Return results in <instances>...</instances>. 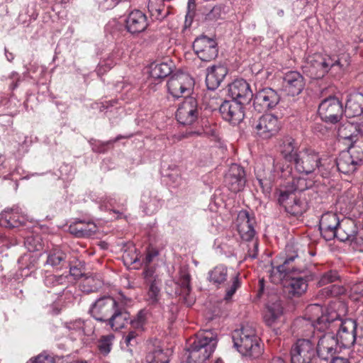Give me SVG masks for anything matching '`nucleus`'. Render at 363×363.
I'll return each instance as SVG.
<instances>
[{
    "mask_svg": "<svg viewBox=\"0 0 363 363\" xmlns=\"http://www.w3.org/2000/svg\"><path fill=\"white\" fill-rule=\"evenodd\" d=\"M341 224L340 218L336 213L328 212L323 214L319 223V229L322 236L326 240L335 238L337 229Z\"/></svg>",
    "mask_w": 363,
    "mask_h": 363,
    "instance_id": "5701e85b",
    "label": "nucleus"
},
{
    "mask_svg": "<svg viewBox=\"0 0 363 363\" xmlns=\"http://www.w3.org/2000/svg\"><path fill=\"white\" fill-rule=\"evenodd\" d=\"M220 113L222 118L229 123L235 125L241 122L245 116L244 106L233 101H225L220 106Z\"/></svg>",
    "mask_w": 363,
    "mask_h": 363,
    "instance_id": "aec40b11",
    "label": "nucleus"
},
{
    "mask_svg": "<svg viewBox=\"0 0 363 363\" xmlns=\"http://www.w3.org/2000/svg\"><path fill=\"white\" fill-rule=\"evenodd\" d=\"M255 133L262 139H269L274 136L280 130L278 118L272 114H264L253 124Z\"/></svg>",
    "mask_w": 363,
    "mask_h": 363,
    "instance_id": "f8f14e48",
    "label": "nucleus"
},
{
    "mask_svg": "<svg viewBox=\"0 0 363 363\" xmlns=\"http://www.w3.org/2000/svg\"><path fill=\"white\" fill-rule=\"evenodd\" d=\"M193 49L203 62H210L218 56L217 43L206 36L197 38L193 43Z\"/></svg>",
    "mask_w": 363,
    "mask_h": 363,
    "instance_id": "dca6fc26",
    "label": "nucleus"
},
{
    "mask_svg": "<svg viewBox=\"0 0 363 363\" xmlns=\"http://www.w3.org/2000/svg\"><path fill=\"white\" fill-rule=\"evenodd\" d=\"M53 358L47 354H40L33 359H30L27 363H53Z\"/></svg>",
    "mask_w": 363,
    "mask_h": 363,
    "instance_id": "6e6d98bb",
    "label": "nucleus"
},
{
    "mask_svg": "<svg viewBox=\"0 0 363 363\" xmlns=\"http://www.w3.org/2000/svg\"><path fill=\"white\" fill-rule=\"evenodd\" d=\"M342 308L344 309V305L341 302H335L330 305L326 313H323L322 306L319 303L308 305L305 311L304 317L296 320L295 325L301 327H308L309 330L314 332L327 330L331 320L329 318L333 313H337L336 309ZM344 311V310H342Z\"/></svg>",
    "mask_w": 363,
    "mask_h": 363,
    "instance_id": "7ed1b4c3",
    "label": "nucleus"
},
{
    "mask_svg": "<svg viewBox=\"0 0 363 363\" xmlns=\"http://www.w3.org/2000/svg\"><path fill=\"white\" fill-rule=\"evenodd\" d=\"M278 201L291 215H301L306 209L305 201L301 200L291 191L280 190Z\"/></svg>",
    "mask_w": 363,
    "mask_h": 363,
    "instance_id": "6ab92c4d",
    "label": "nucleus"
},
{
    "mask_svg": "<svg viewBox=\"0 0 363 363\" xmlns=\"http://www.w3.org/2000/svg\"><path fill=\"white\" fill-rule=\"evenodd\" d=\"M283 260L275 269L272 270L270 278L273 283L282 282L284 286L293 296H300L306 291L308 276L301 267L302 259L297 251H289V254L280 257Z\"/></svg>",
    "mask_w": 363,
    "mask_h": 363,
    "instance_id": "f257e3e1",
    "label": "nucleus"
},
{
    "mask_svg": "<svg viewBox=\"0 0 363 363\" xmlns=\"http://www.w3.org/2000/svg\"><path fill=\"white\" fill-rule=\"evenodd\" d=\"M228 73L227 68L223 65H214L207 69L206 83L208 89H217Z\"/></svg>",
    "mask_w": 363,
    "mask_h": 363,
    "instance_id": "c756f323",
    "label": "nucleus"
},
{
    "mask_svg": "<svg viewBox=\"0 0 363 363\" xmlns=\"http://www.w3.org/2000/svg\"><path fill=\"white\" fill-rule=\"evenodd\" d=\"M357 125H358L359 135L363 136V113L354 118Z\"/></svg>",
    "mask_w": 363,
    "mask_h": 363,
    "instance_id": "052dcab7",
    "label": "nucleus"
},
{
    "mask_svg": "<svg viewBox=\"0 0 363 363\" xmlns=\"http://www.w3.org/2000/svg\"><path fill=\"white\" fill-rule=\"evenodd\" d=\"M305 86L303 77L298 72L291 71L283 77L282 89L289 96H297L301 93Z\"/></svg>",
    "mask_w": 363,
    "mask_h": 363,
    "instance_id": "412c9836",
    "label": "nucleus"
},
{
    "mask_svg": "<svg viewBox=\"0 0 363 363\" xmlns=\"http://www.w3.org/2000/svg\"><path fill=\"white\" fill-rule=\"evenodd\" d=\"M217 335L212 330L196 334L187 350L188 363H206L217 345Z\"/></svg>",
    "mask_w": 363,
    "mask_h": 363,
    "instance_id": "39448f33",
    "label": "nucleus"
},
{
    "mask_svg": "<svg viewBox=\"0 0 363 363\" xmlns=\"http://www.w3.org/2000/svg\"><path fill=\"white\" fill-rule=\"evenodd\" d=\"M228 92L231 101L242 106L249 104L253 97L249 84L244 79H237L229 84Z\"/></svg>",
    "mask_w": 363,
    "mask_h": 363,
    "instance_id": "a211bd4d",
    "label": "nucleus"
},
{
    "mask_svg": "<svg viewBox=\"0 0 363 363\" xmlns=\"http://www.w3.org/2000/svg\"><path fill=\"white\" fill-rule=\"evenodd\" d=\"M291 363H312L316 357L315 343L310 339H298L290 350Z\"/></svg>",
    "mask_w": 363,
    "mask_h": 363,
    "instance_id": "1a4fd4ad",
    "label": "nucleus"
},
{
    "mask_svg": "<svg viewBox=\"0 0 363 363\" xmlns=\"http://www.w3.org/2000/svg\"><path fill=\"white\" fill-rule=\"evenodd\" d=\"M291 163L294 164L297 172L309 174L315 170L321 172V159L318 152L311 149H303L298 152Z\"/></svg>",
    "mask_w": 363,
    "mask_h": 363,
    "instance_id": "0eeeda50",
    "label": "nucleus"
},
{
    "mask_svg": "<svg viewBox=\"0 0 363 363\" xmlns=\"http://www.w3.org/2000/svg\"><path fill=\"white\" fill-rule=\"evenodd\" d=\"M97 231V226L92 222L82 220L72 223L69 226V232L77 238H88Z\"/></svg>",
    "mask_w": 363,
    "mask_h": 363,
    "instance_id": "473e14b6",
    "label": "nucleus"
},
{
    "mask_svg": "<svg viewBox=\"0 0 363 363\" xmlns=\"http://www.w3.org/2000/svg\"><path fill=\"white\" fill-rule=\"evenodd\" d=\"M240 286V281L238 277V274L235 275L232 278V284L230 286L229 288L226 290V294L225 296V300H229L231 298V297L233 296V294L235 293L237 289Z\"/></svg>",
    "mask_w": 363,
    "mask_h": 363,
    "instance_id": "3c124183",
    "label": "nucleus"
},
{
    "mask_svg": "<svg viewBox=\"0 0 363 363\" xmlns=\"http://www.w3.org/2000/svg\"><path fill=\"white\" fill-rule=\"evenodd\" d=\"M352 290L355 294L363 296V281L354 285Z\"/></svg>",
    "mask_w": 363,
    "mask_h": 363,
    "instance_id": "e2e57ef3",
    "label": "nucleus"
},
{
    "mask_svg": "<svg viewBox=\"0 0 363 363\" xmlns=\"http://www.w3.org/2000/svg\"><path fill=\"white\" fill-rule=\"evenodd\" d=\"M225 183L233 192H239L242 190L246 183L243 168L236 164H232L225 174Z\"/></svg>",
    "mask_w": 363,
    "mask_h": 363,
    "instance_id": "4be33fe9",
    "label": "nucleus"
},
{
    "mask_svg": "<svg viewBox=\"0 0 363 363\" xmlns=\"http://www.w3.org/2000/svg\"><path fill=\"white\" fill-rule=\"evenodd\" d=\"M350 63V54L345 50L332 55L316 53L306 58L303 69L311 78L320 79L329 71L333 74L342 72Z\"/></svg>",
    "mask_w": 363,
    "mask_h": 363,
    "instance_id": "f03ea898",
    "label": "nucleus"
},
{
    "mask_svg": "<svg viewBox=\"0 0 363 363\" xmlns=\"http://www.w3.org/2000/svg\"><path fill=\"white\" fill-rule=\"evenodd\" d=\"M345 225V222L343 221L342 224L337 229V233L335 238H337L339 240L342 242H345L347 240H353L354 235H352V231L350 233H347L345 230L343 228Z\"/></svg>",
    "mask_w": 363,
    "mask_h": 363,
    "instance_id": "603ef678",
    "label": "nucleus"
},
{
    "mask_svg": "<svg viewBox=\"0 0 363 363\" xmlns=\"http://www.w3.org/2000/svg\"><path fill=\"white\" fill-rule=\"evenodd\" d=\"M114 335L112 334L103 335L99 340L97 347L101 354L107 355L111 350Z\"/></svg>",
    "mask_w": 363,
    "mask_h": 363,
    "instance_id": "79ce46f5",
    "label": "nucleus"
},
{
    "mask_svg": "<svg viewBox=\"0 0 363 363\" xmlns=\"http://www.w3.org/2000/svg\"><path fill=\"white\" fill-rule=\"evenodd\" d=\"M145 279L148 285L147 301L149 304H157L160 298V286L162 280L158 275H155L151 271L145 272Z\"/></svg>",
    "mask_w": 363,
    "mask_h": 363,
    "instance_id": "a878e982",
    "label": "nucleus"
},
{
    "mask_svg": "<svg viewBox=\"0 0 363 363\" xmlns=\"http://www.w3.org/2000/svg\"><path fill=\"white\" fill-rule=\"evenodd\" d=\"M118 302L111 296L97 299L90 308L91 316L99 322L107 323Z\"/></svg>",
    "mask_w": 363,
    "mask_h": 363,
    "instance_id": "2eb2a0df",
    "label": "nucleus"
},
{
    "mask_svg": "<svg viewBox=\"0 0 363 363\" xmlns=\"http://www.w3.org/2000/svg\"><path fill=\"white\" fill-rule=\"evenodd\" d=\"M148 351L145 357L147 363H169V350H164L157 340L148 345Z\"/></svg>",
    "mask_w": 363,
    "mask_h": 363,
    "instance_id": "cd10ccee",
    "label": "nucleus"
},
{
    "mask_svg": "<svg viewBox=\"0 0 363 363\" xmlns=\"http://www.w3.org/2000/svg\"><path fill=\"white\" fill-rule=\"evenodd\" d=\"M331 359H332L331 363H349V361L347 359L342 358V357H333Z\"/></svg>",
    "mask_w": 363,
    "mask_h": 363,
    "instance_id": "0e129e2a",
    "label": "nucleus"
},
{
    "mask_svg": "<svg viewBox=\"0 0 363 363\" xmlns=\"http://www.w3.org/2000/svg\"><path fill=\"white\" fill-rule=\"evenodd\" d=\"M67 255L65 251H50L48 255L47 264L53 267L63 265L66 262Z\"/></svg>",
    "mask_w": 363,
    "mask_h": 363,
    "instance_id": "a19ab883",
    "label": "nucleus"
},
{
    "mask_svg": "<svg viewBox=\"0 0 363 363\" xmlns=\"http://www.w3.org/2000/svg\"><path fill=\"white\" fill-rule=\"evenodd\" d=\"M343 291L344 289L342 287L333 284L321 289L319 292V296L322 297H328L330 296H336L343 293Z\"/></svg>",
    "mask_w": 363,
    "mask_h": 363,
    "instance_id": "de8ad7c7",
    "label": "nucleus"
},
{
    "mask_svg": "<svg viewBox=\"0 0 363 363\" xmlns=\"http://www.w3.org/2000/svg\"><path fill=\"white\" fill-rule=\"evenodd\" d=\"M269 363H286L284 360L281 357H274Z\"/></svg>",
    "mask_w": 363,
    "mask_h": 363,
    "instance_id": "774afa93",
    "label": "nucleus"
},
{
    "mask_svg": "<svg viewBox=\"0 0 363 363\" xmlns=\"http://www.w3.org/2000/svg\"><path fill=\"white\" fill-rule=\"evenodd\" d=\"M325 333L319 338L315 346L316 356L325 361L334 357L337 351L338 340L331 330H325Z\"/></svg>",
    "mask_w": 363,
    "mask_h": 363,
    "instance_id": "f3484780",
    "label": "nucleus"
},
{
    "mask_svg": "<svg viewBox=\"0 0 363 363\" xmlns=\"http://www.w3.org/2000/svg\"><path fill=\"white\" fill-rule=\"evenodd\" d=\"M279 100V95L275 90L271 88H264L256 94L254 105L260 106L263 110L271 109L278 104Z\"/></svg>",
    "mask_w": 363,
    "mask_h": 363,
    "instance_id": "b1692460",
    "label": "nucleus"
},
{
    "mask_svg": "<svg viewBox=\"0 0 363 363\" xmlns=\"http://www.w3.org/2000/svg\"><path fill=\"white\" fill-rule=\"evenodd\" d=\"M130 318L129 312L122 303H118L115 307L111 315L106 323L113 330H118L123 328Z\"/></svg>",
    "mask_w": 363,
    "mask_h": 363,
    "instance_id": "393cba45",
    "label": "nucleus"
},
{
    "mask_svg": "<svg viewBox=\"0 0 363 363\" xmlns=\"http://www.w3.org/2000/svg\"><path fill=\"white\" fill-rule=\"evenodd\" d=\"M125 23L128 31L132 34L141 33L147 26V19L145 14L139 10L130 12Z\"/></svg>",
    "mask_w": 363,
    "mask_h": 363,
    "instance_id": "bb28decb",
    "label": "nucleus"
},
{
    "mask_svg": "<svg viewBox=\"0 0 363 363\" xmlns=\"http://www.w3.org/2000/svg\"><path fill=\"white\" fill-rule=\"evenodd\" d=\"M228 279V269L223 264H218L208 272V281L218 286Z\"/></svg>",
    "mask_w": 363,
    "mask_h": 363,
    "instance_id": "f704fd0d",
    "label": "nucleus"
},
{
    "mask_svg": "<svg viewBox=\"0 0 363 363\" xmlns=\"http://www.w3.org/2000/svg\"><path fill=\"white\" fill-rule=\"evenodd\" d=\"M224 14L223 7L221 5H216L211 9L203 8L201 10L202 18L207 22L216 21L223 18Z\"/></svg>",
    "mask_w": 363,
    "mask_h": 363,
    "instance_id": "58836bf2",
    "label": "nucleus"
},
{
    "mask_svg": "<svg viewBox=\"0 0 363 363\" xmlns=\"http://www.w3.org/2000/svg\"><path fill=\"white\" fill-rule=\"evenodd\" d=\"M363 152L354 147L342 151L336 161L337 169L345 174L353 173L362 164Z\"/></svg>",
    "mask_w": 363,
    "mask_h": 363,
    "instance_id": "9b49d317",
    "label": "nucleus"
},
{
    "mask_svg": "<svg viewBox=\"0 0 363 363\" xmlns=\"http://www.w3.org/2000/svg\"><path fill=\"white\" fill-rule=\"evenodd\" d=\"M123 260L125 265L130 267L139 261V255L137 251H124Z\"/></svg>",
    "mask_w": 363,
    "mask_h": 363,
    "instance_id": "09e8293b",
    "label": "nucleus"
},
{
    "mask_svg": "<svg viewBox=\"0 0 363 363\" xmlns=\"http://www.w3.org/2000/svg\"><path fill=\"white\" fill-rule=\"evenodd\" d=\"M279 150L284 159L292 162L298 155V145L295 140L291 136L286 135L280 139L279 142Z\"/></svg>",
    "mask_w": 363,
    "mask_h": 363,
    "instance_id": "7c9ffc66",
    "label": "nucleus"
},
{
    "mask_svg": "<svg viewBox=\"0 0 363 363\" xmlns=\"http://www.w3.org/2000/svg\"><path fill=\"white\" fill-rule=\"evenodd\" d=\"M0 243H4L6 247L9 248L15 246L18 243V240L16 238H4L0 235Z\"/></svg>",
    "mask_w": 363,
    "mask_h": 363,
    "instance_id": "bf43d9fd",
    "label": "nucleus"
},
{
    "mask_svg": "<svg viewBox=\"0 0 363 363\" xmlns=\"http://www.w3.org/2000/svg\"><path fill=\"white\" fill-rule=\"evenodd\" d=\"M172 72V65L167 62L152 63L150 66V76L154 79L167 77Z\"/></svg>",
    "mask_w": 363,
    "mask_h": 363,
    "instance_id": "4c0bfd02",
    "label": "nucleus"
},
{
    "mask_svg": "<svg viewBox=\"0 0 363 363\" xmlns=\"http://www.w3.org/2000/svg\"><path fill=\"white\" fill-rule=\"evenodd\" d=\"M69 273L70 275L72 276L75 279H78L86 274L83 272V270L81 267L77 266H69Z\"/></svg>",
    "mask_w": 363,
    "mask_h": 363,
    "instance_id": "4d7b16f0",
    "label": "nucleus"
},
{
    "mask_svg": "<svg viewBox=\"0 0 363 363\" xmlns=\"http://www.w3.org/2000/svg\"><path fill=\"white\" fill-rule=\"evenodd\" d=\"M138 335V333L135 330L129 331L128 335L123 337L124 342L127 346L132 345L133 342H135V338Z\"/></svg>",
    "mask_w": 363,
    "mask_h": 363,
    "instance_id": "13d9d810",
    "label": "nucleus"
},
{
    "mask_svg": "<svg viewBox=\"0 0 363 363\" xmlns=\"http://www.w3.org/2000/svg\"><path fill=\"white\" fill-rule=\"evenodd\" d=\"M190 281L191 276L188 269L185 267L181 268L179 270V278L176 284L180 286L181 292L179 294L185 300L191 291Z\"/></svg>",
    "mask_w": 363,
    "mask_h": 363,
    "instance_id": "e433bc0d",
    "label": "nucleus"
},
{
    "mask_svg": "<svg viewBox=\"0 0 363 363\" xmlns=\"http://www.w3.org/2000/svg\"><path fill=\"white\" fill-rule=\"evenodd\" d=\"M147 314L145 311L140 310L134 319H130L131 327L135 330H143L147 322Z\"/></svg>",
    "mask_w": 363,
    "mask_h": 363,
    "instance_id": "c03bdc74",
    "label": "nucleus"
},
{
    "mask_svg": "<svg viewBox=\"0 0 363 363\" xmlns=\"http://www.w3.org/2000/svg\"><path fill=\"white\" fill-rule=\"evenodd\" d=\"M24 218L19 214L18 208L6 209L0 214V225L5 228H16L22 225Z\"/></svg>",
    "mask_w": 363,
    "mask_h": 363,
    "instance_id": "2f4dec72",
    "label": "nucleus"
},
{
    "mask_svg": "<svg viewBox=\"0 0 363 363\" xmlns=\"http://www.w3.org/2000/svg\"><path fill=\"white\" fill-rule=\"evenodd\" d=\"M158 255V251H149L146 255L145 258V264H149L152 261L153 257Z\"/></svg>",
    "mask_w": 363,
    "mask_h": 363,
    "instance_id": "680f3d73",
    "label": "nucleus"
},
{
    "mask_svg": "<svg viewBox=\"0 0 363 363\" xmlns=\"http://www.w3.org/2000/svg\"><path fill=\"white\" fill-rule=\"evenodd\" d=\"M255 217L247 211H240L237 216L235 225L237 230L243 242H252V250H257L258 244L254 240L255 235Z\"/></svg>",
    "mask_w": 363,
    "mask_h": 363,
    "instance_id": "9d476101",
    "label": "nucleus"
},
{
    "mask_svg": "<svg viewBox=\"0 0 363 363\" xmlns=\"http://www.w3.org/2000/svg\"><path fill=\"white\" fill-rule=\"evenodd\" d=\"M298 184H296V187L294 188V190L295 191H303L304 190L305 187L302 185V183H304L305 181L301 179H299L298 181H297Z\"/></svg>",
    "mask_w": 363,
    "mask_h": 363,
    "instance_id": "69168bd1",
    "label": "nucleus"
},
{
    "mask_svg": "<svg viewBox=\"0 0 363 363\" xmlns=\"http://www.w3.org/2000/svg\"><path fill=\"white\" fill-rule=\"evenodd\" d=\"M340 313H333L329 318L332 321L327 330H331L343 347H349L357 342V323L352 319L342 320Z\"/></svg>",
    "mask_w": 363,
    "mask_h": 363,
    "instance_id": "423d86ee",
    "label": "nucleus"
},
{
    "mask_svg": "<svg viewBox=\"0 0 363 363\" xmlns=\"http://www.w3.org/2000/svg\"><path fill=\"white\" fill-rule=\"evenodd\" d=\"M24 245L28 250H41L43 248L42 240L39 235L28 236L24 240Z\"/></svg>",
    "mask_w": 363,
    "mask_h": 363,
    "instance_id": "a18cd8bd",
    "label": "nucleus"
},
{
    "mask_svg": "<svg viewBox=\"0 0 363 363\" xmlns=\"http://www.w3.org/2000/svg\"><path fill=\"white\" fill-rule=\"evenodd\" d=\"M194 86V79L182 72H177L171 75L167 83L169 94L177 99L190 95Z\"/></svg>",
    "mask_w": 363,
    "mask_h": 363,
    "instance_id": "6e6552de",
    "label": "nucleus"
},
{
    "mask_svg": "<svg viewBox=\"0 0 363 363\" xmlns=\"http://www.w3.org/2000/svg\"><path fill=\"white\" fill-rule=\"evenodd\" d=\"M85 279L83 281L84 286H88L90 289H87V292H91L96 290L99 287L101 286V282L99 279H95L92 276H84Z\"/></svg>",
    "mask_w": 363,
    "mask_h": 363,
    "instance_id": "8fccbe9b",
    "label": "nucleus"
},
{
    "mask_svg": "<svg viewBox=\"0 0 363 363\" xmlns=\"http://www.w3.org/2000/svg\"><path fill=\"white\" fill-rule=\"evenodd\" d=\"M358 127L354 119L347 121L338 128V135L345 140H354L359 135Z\"/></svg>",
    "mask_w": 363,
    "mask_h": 363,
    "instance_id": "c9c22d12",
    "label": "nucleus"
},
{
    "mask_svg": "<svg viewBox=\"0 0 363 363\" xmlns=\"http://www.w3.org/2000/svg\"><path fill=\"white\" fill-rule=\"evenodd\" d=\"M84 323L80 320H76L72 323H69L67 325V328L70 330L75 331L78 335L81 336L84 334Z\"/></svg>",
    "mask_w": 363,
    "mask_h": 363,
    "instance_id": "864d4df0",
    "label": "nucleus"
},
{
    "mask_svg": "<svg viewBox=\"0 0 363 363\" xmlns=\"http://www.w3.org/2000/svg\"><path fill=\"white\" fill-rule=\"evenodd\" d=\"M273 169L274 172L282 171V167L279 164V163H275L274 160H273Z\"/></svg>",
    "mask_w": 363,
    "mask_h": 363,
    "instance_id": "338daca9",
    "label": "nucleus"
},
{
    "mask_svg": "<svg viewBox=\"0 0 363 363\" xmlns=\"http://www.w3.org/2000/svg\"><path fill=\"white\" fill-rule=\"evenodd\" d=\"M199 116L198 104L193 97H186L181 103L176 113L178 122L184 125H190L196 121Z\"/></svg>",
    "mask_w": 363,
    "mask_h": 363,
    "instance_id": "4468645a",
    "label": "nucleus"
},
{
    "mask_svg": "<svg viewBox=\"0 0 363 363\" xmlns=\"http://www.w3.org/2000/svg\"><path fill=\"white\" fill-rule=\"evenodd\" d=\"M283 314V308L280 302H275L267 306L264 315V320L269 326H272Z\"/></svg>",
    "mask_w": 363,
    "mask_h": 363,
    "instance_id": "72a5a7b5",
    "label": "nucleus"
},
{
    "mask_svg": "<svg viewBox=\"0 0 363 363\" xmlns=\"http://www.w3.org/2000/svg\"><path fill=\"white\" fill-rule=\"evenodd\" d=\"M342 112V105L336 97L324 99L318 107V113L322 120L331 123H337Z\"/></svg>",
    "mask_w": 363,
    "mask_h": 363,
    "instance_id": "ddd939ff",
    "label": "nucleus"
},
{
    "mask_svg": "<svg viewBox=\"0 0 363 363\" xmlns=\"http://www.w3.org/2000/svg\"><path fill=\"white\" fill-rule=\"evenodd\" d=\"M339 278L338 272L336 270H330L321 276L318 281V285L321 286L333 283L338 280Z\"/></svg>",
    "mask_w": 363,
    "mask_h": 363,
    "instance_id": "49530a36",
    "label": "nucleus"
},
{
    "mask_svg": "<svg viewBox=\"0 0 363 363\" xmlns=\"http://www.w3.org/2000/svg\"><path fill=\"white\" fill-rule=\"evenodd\" d=\"M345 113L346 117L357 118L363 114V94L359 92L351 94L346 103Z\"/></svg>",
    "mask_w": 363,
    "mask_h": 363,
    "instance_id": "c85d7f7f",
    "label": "nucleus"
},
{
    "mask_svg": "<svg viewBox=\"0 0 363 363\" xmlns=\"http://www.w3.org/2000/svg\"><path fill=\"white\" fill-rule=\"evenodd\" d=\"M271 179H272V178H269V179L257 178V179L258 185L259 186V187L262 189V191L264 194H268L271 191V189H272Z\"/></svg>",
    "mask_w": 363,
    "mask_h": 363,
    "instance_id": "5fc2aeb1",
    "label": "nucleus"
},
{
    "mask_svg": "<svg viewBox=\"0 0 363 363\" xmlns=\"http://www.w3.org/2000/svg\"><path fill=\"white\" fill-rule=\"evenodd\" d=\"M232 338L235 347L242 355L257 358L262 354L261 340L252 324H245L234 330Z\"/></svg>",
    "mask_w": 363,
    "mask_h": 363,
    "instance_id": "20e7f679",
    "label": "nucleus"
},
{
    "mask_svg": "<svg viewBox=\"0 0 363 363\" xmlns=\"http://www.w3.org/2000/svg\"><path fill=\"white\" fill-rule=\"evenodd\" d=\"M164 9V0H149L148 10L155 18L162 19L165 17L166 14L162 13Z\"/></svg>",
    "mask_w": 363,
    "mask_h": 363,
    "instance_id": "ea45409f",
    "label": "nucleus"
},
{
    "mask_svg": "<svg viewBox=\"0 0 363 363\" xmlns=\"http://www.w3.org/2000/svg\"><path fill=\"white\" fill-rule=\"evenodd\" d=\"M67 276L50 274L45 278L44 283L48 287L62 286L64 289L67 285Z\"/></svg>",
    "mask_w": 363,
    "mask_h": 363,
    "instance_id": "37998d69",
    "label": "nucleus"
}]
</instances>
